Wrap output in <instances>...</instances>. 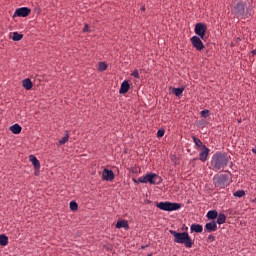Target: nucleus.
<instances>
[{
  "label": "nucleus",
  "instance_id": "obj_15",
  "mask_svg": "<svg viewBox=\"0 0 256 256\" xmlns=\"http://www.w3.org/2000/svg\"><path fill=\"white\" fill-rule=\"evenodd\" d=\"M22 86L25 90L30 91L33 88V82L30 78H26L22 81Z\"/></svg>",
  "mask_w": 256,
  "mask_h": 256
},
{
  "label": "nucleus",
  "instance_id": "obj_2",
  "mask_svg": "<svg viewBox=\"0 0 256 256\" xmlns=\"http://www.w3.org/2000/svg\"><path fill=\"white\" fill-rule=\"evenodd\" d=\"M169 233L174 238V243L184 245L187 249L192 248L194 240L189 236L188 232H176L175 230H169Z\"/></svg>",
  "mask_w": 256,
  "mask_h": 256
},
{
  "label": "nucleus",
  "instance_id": "obj_26",
  "mask_svg": "<svg viewBox=\"0 0 256 256\" xmlns=\"http://www.w3.org/2000/svg\"><path fill=\"white\" fill-rule=\"evenodd\" d=\"M234 197L242 198L245 196V191L243 189H239L233 193Z\"/></svg>",
  "mask_w": 256,
  "mask_h": 256
},
{
  "label": "nucleus",
  "instance_id": "obj_13",
  "mask_svg": "<svg viewBox=\"0 0 256 256\" xmlns=\"http://www.w3.org/2000/svg\"><path fill=\"white\" fill-rule=\"evenodd\" d=\"M131 88V84H129L128 80H124L120 86L119 93L120 94H127L129 92V89Z\"/></svg>",
  "mask_w": 256,
  "mask_h": 256
},
{
  "label": "nucleus",
  "instance_id": "obj_14",
  "mask_svg": "<svg viewBox=\"0 0 256 256\" xmlns=\"http://www.w3.org/2000/svg\"><path fill=\"white\" fill-rule=\"evenodd\" d=\"M22 126L18 123H15L9 127V131L15 135H19L22 132Z\"/></svg>",
  "mask_w": 256,
  "mask_h": 256
},
{
  "label": "nucleus",
  "instance_id": "obj_1",
  "mask_svg": "<svg viewBox=\"0 0 256 256\" xmlns=\"http://www.w3.org/2000/svg\"><path fill=\"white\" fill-rule=\"evenodd\" d=\"M229 163V158L224 152H215L211 158L210 169L214 172L223 171Z\"/></svg>",
  "mask_w": 256,
  "mask_h": 256
},
{
  "label": "nucleus",
  "instance_id": "obj_5",
  "mask_svg": "<svg viewBox=\"0 0 256 256\" xmlns=\"http://www.w3.org/2000/svg\"><path fill=\"white\" fill-rule=\"evenodd\" d=\"M214 184L215 187H218L220 189H224L227 186H229V176L227 174H220L214 177Z\"/></svg>",
  "mask_w": 256,
  "mask_h": 256
},
{
  "label": "nucleus",
  "instance_id": "obj_27",
  "mask_svg": "<svg viewBox=\"0 0 256 256\" xmlns=\"http://www.w3.org/2000/svg\"><path fill=\"white\" fill-rule=\"evenodd\" d=\"M79 205L77 204V202H75V200H71L70 202V210L75 212L78 211Z\"/></svg>",
  "mask_w": 256,
  "mask_h": 256
},
{
  "label": "nucleus",
  "instance_id": "obj_28",
  "mask_svg": "<svg viewBox=\"0 0 256 256\" xmlns=\"http://www.w3.org/2000/svg\"><path fill=\"white\" fill-rule=\"evenodd\" d=\"M107 63H105V62H100L99 64H98V71H100V72H105L106 71V69H107Z\"/></svg>",
  "mask_w": 256,
  "mask_h": 256
},
{
  "label": "nucleus",
  "instance_id": "obj_10",
  "mask_svg": "<svg viewBox=\"0 0 256 256\" xmlns=\"http://www.w3.org/2000/svg\"><path fill=\"white\" fill-rule=\"evenodd\" d=\"M217 229H218L217 224H216V222H214V220H212L211 222H207V224H205V226H204L205 233L216 232Z\"/></svg>",
  "mask_w": 256,
  "mask_h": 256
},
{
  "label": "nucleus",
  "instance_id": "obj_3",
  "mask_svg": "<svg viewBox=\"0 0 256 256\" xmlns=\"http://www.w3.org/2000/svg\"><path fill=\"white\" fill-rule=\"evenodd\" d=\"M134 182L155 185L161 183V177L156 173H147L146 175L140 176L137 180H134Z\"/></svg>",
  "mask_w": 256,
  "mask_h": 256
},
{
  "label": "nucleus",
  "instance_id": "obj_21",
  "mask_svg": "<svg viewBox=\"0 0 256 256\" xmlns=\"http://www.w3.org/2000/svg\"><path fill=\"white\" fill-rule=\"evenodd\" d=\"M218 217V212L217 210H209V212H207V218L209 220H214Z\"/></svg>",
  "mask_w": 256,
  "mask_h": 256
},
{
  "label": "nucleus",
  "instance_id": "obj_25",
  "mask_svg": "<svg viewBox=\"0 0 256 256\" xmlns=\"http://www.w3.org/2000/svg\"><path fill=\"white\" fill-rule=\"evenodd\" d=\"M235 10L238 14L243 15L244 14V5L242 3H237Z\"/></svg>",
  "mask_w": 256,
  "mask_h": 256
},
{
  "label": "nucleus",
  "instance_id": "obj_4",
  "mask_svg": "<svg viewBox=\"0 0 256 256\" xmlns=\"http://www.w3.org/2000/svg\"><path fill=\"white\" fill-rule=\"evenodd\" d=\"M156 207L162 211L172 212L179 210L181 204H177L176 202H159L156 204Z\"/></svg>",
  "mask_w": 256,
  "mask_h": 256
},
{
  "label": "nucleus",
  "instance_id": "obj_16",
  "mask_svg": "<svg viewBox=\"0 0 256 256\" xmlns=\"http://www.w3.org/2000/svg\"><path fill=\"white\" fill-rule=\"evenodd\" d=\"M117 229L124 228L125 230H129V222L127 220H118L116 224Z\"/></svg>",
  "mask_w": 256,
  "mask_h": 256
},
{
  "label": "nucleus",
  "instance_id": "obj_22",
  "mask_svg": "<svg viewBox=\"0 0 256 256\" xmlns=\"http://www.w3.org/2000/svg\"><path fill=\"white\" fill-rule=\"evenodd\" d=\"M184 92L183 87L173 88L172 93L175 94L176 97L180 98Z\"/></svg>",
  "mask_w": 256,
  "mask_h": 256
},
{
  "label": "nucleus",
  "instance_id": "obj_23",
  "mask_svg": "<svg viewBox=\"0 0 256 256\" xmlns=\"http://www.w3.org/2000/svg\"><path fill=\"white\" fill-rule=\"evenodd\" d=\"M226 222V216L225 214H218L217 221L215 222L218 225H222Z\"/></svg>",
  "mask_w": 256,
  "mask_h": 256
},
{
  "label": "nucleus",
  "instance_id": "obj_29",
  "mask_svg": "<svg viewBox=\"0 0 256 256\" xmlns=\"http://www.w3.org/2000/svg\"><path fill=\"white\" fill-rule=\"evenodd\" d=\"M202 118L206 119L210 116V111L208 109H204L200 112Z\"/></svg>",
  "mask_w": 256,
  "mask_h": 256
},
{
  "label": "nucleus",
  "instance_id": "obj_37",
  "mask_svg": "<svg viewBox=\"0 0 256 256\" xmlns=\"http://www.w3.org/2000/svg\"><path fill=\"white\" fill-rule=\"evenodd\" d=\"M147 256H152V254H147Z\"/></svg>",
  "mask_w": 256,
  "mask_h": 256
},
{
  "label": "nucleus",
  "instance_id": "obj_8",
  "mask_svg": "<svg viewBox=\"0 0 256 256\" xmlns=\"http://www.w3.org/2000/svg\"><path fill=\"white\" fill-rule=\"evenodd\" d=\"M192 46L197 50V51H202L204 49V44L202 42V39L198 36H193L190 39Z\"/></svg>",
  "mask_w": 256,
  "mask_h": 256
},
{
  "label": "nucleus",
  "instance_id": "obj_38",
  "mask_svg": "<svg viewBox=\"0 0 256 256\" xmlns=\"http://www.w3.org/2000/svg\"><path fill=\"white\" fill-rule=\"evenodd\" d=\"M187 230H188V228L186 227V228H185V231H187Z\"/></svg>",
  "mask_w": 256,
  "mask_h": 256
},
{
  "label": "nucleus",
  "instance_id": "obj_19",
  "mask_svg": "<svg viewBox=\"0 0 256 256\" xmlns=\"http://www.w3.org/2000/svg\"><path fill=\"white\" fill-rule=\"evenodd\" d=\"M69 139H70V134H69L68 131H66L65 136H63V137L59 140L58 145H59V146L65 145L66 143L69 142Z\"/></svg>",
  "mask_w": 256,
  "mask_h": 256
},
{
  "label": "nucleus",
  "instance_id": "obj_31",
  "mask_svg": "<svg viewBox=\"0 0 256 256\" xmlns=\"http://www.w3.org/2000/svg\"><path fill=\"white\" fill-rule=\"evenodd\" d=\"M132 76L136 79H139L140 76H139V70L135 69L133 72H132Z\"/></svg>",
  "mask_w": 256,
  "mask_h": 256
},
{
  "label": "nucleus",
  "instance_id": "obj_24",
  "mask_svg": "<svg viewBox=\"0 0 256 256\" xmlns=\"http://www.w3.org/2000/svg\"><path fill=\"white\" fill-rule=\"evenodd\" d=\"M24 35L23 34H20L19 32H14L13 33V36H12V40L14 42H19L23 39Z\"/></svg>",
  "mask_w": 256,
  "mask_h": 256
},
{
  "label": "nucleus",
  "instance_id": "obj_34",
  "mask_svg": "<svg viewBox=\"0 0 256 256\" xmlns=\"http://www.w3.org/2000/svg\"><path fill=\"white\" fill-rule=\"evenodd\" d=\"M251 54H252L253 56H256V49L252 50V51H251Z\"/></svg>",
  "mask_w": 256,
  "mask_h": 256
},
{
  "label": "nucleus",
  "instance_id": "obj_7",
  "mask_svg": "<svg viewBox=\"0 0 256 256\" xmlns=\"http://www.w3.org/2000/svg\"><path fill=\"white\" fill-rule=\"evenodd\" d=\"M207 32V26L205 23H197L195 26V34L200 37V39L204 40L205 34Z\"/></svg>",
  "mask_w": 256,
  "mask_h": 256
},
{
  "label": "nucleus",
  "instance_id": "obj_9",
  "mask_svg": "<svg viewBox=\"0 0 256 256\" xmlns=\"http://www.w3.org/2000/svg\"><path fill=\"white\" fill-rule=\"evenodd\" d=\"M102 179L107 182H112L115 180V173L111 169L104 168L102 172Z\"/></svg>",
  "mask_w": 256,
  "mask_h": 256
},
{
  "label": "nucleus",
  "instance_id": "obj_11",
  "mask_svg": "<svg viewBox=\"0 0 256 256\" xmlns=\"http://www.w3.org/2000/svg\"><path fill=\"white\" fill-rule=\"evenodd\" d=\"M209 153L210 149L207 146H203V148H201V152L199 153V160L203 163L206 162Z\"/></svg>",
  "mask_w": 256,
  "mask_h": 256
},
{
  "label": "nucleus",
  "instance_id": "obj_18",
  "mask_svg": "<svg viewBox=\"0 0 256 256\" xmlns=\"http://www.w3.org/2000/svg\"><path fill=\"white\" fill-rule=\"evenodd\" d=\"M9 244V238L6 234H0V246L6 247Z\"/></svg>",
  "mask_w": 256,
  "mask_h": 256
},
{
  "label": "nucleus",
  "instance_id": "obj_17",
  "mask_svg": "<svg viewBox=\"0 0 256 256\" xmlns=\"http://www.w3.org/2000/svg\"><path fill=\"white\" fill-rule=\"evenodd\" d=\"M203 231V226H201V224H192L190 226V232L193 233H202Z\"/></svg>",
  "mask_w": 256,
  "mask_h": 256
},
{
  "label": "nucleus",
  "instance_id": "obj_35",
  "mask_svg": "<svg viewBox=\"0 0 256 256\" xmlns=\"http://www.w3.org/2000/svg\"><path fill=\"white\" fill-rule=\"evenodd\" d=\"M140 10H141L142 12H144V11H145V6H142V7L140 8Z\"/></svg>",
  "mask_w": 256,
  "mask_h": 256
},
{
  "label": "nucleus",
  "instance_id": "obj_12",
  "mask_svg": "<svg viewBox=\"0 0 256 256\" xmlns=\"http://www.w3.org/2000/svg\"><path fill=\"white\" fill-rule=\"evenodd\" d=\"M29 161L32 163V165L34 166V169L36 171L41 169V163L35 155H30L29 156Z\"/></svg>",
  "mask_w": 256,
  "mask_h": 256
},
{
  "label": "nucleus",
  "instance_id": "obj_30",
  "mask_svg": "<svg viewBox=\"0 0 256 256\" xmlns=\"http://www.w3.org/2000/svg\"><path fill=\"white\" fill-rule=\"evenodd\" d=\"M165 134V130L163 128L158 129L157 131V138H162Z\"/></svg>",
  "mask_w": 256,
  "mask_h": 256
},
{
  "label": "nucleus",
  "instance_id": "obj_6",
  "mask_svg": "<svg viewBox=\"0 0 256 256\" xmlns=\"http://www.w3.org/2000/svg\"><path fill=\"white\" fill-rule=\"evenodd\" d=\"M32 10L28 7H21L17 8L15 12L13 13L12 18L15 19L17 17L19 18H26L31 14Z\"/></svg>",
  "mask_w": 256,
  "mask_h": 256
},
{
  "label": "nucleus",
  "instance_id": "obj_33",
  "mask_svg": "<svg viewBox=\"0 0 256 256\" xmlns=\"http://www.w3.org/2000/svg\"><path fill=\"white\" fill-rule=\"evenodd\" d=\"M83 32L87 33L89 32V24H85L84 28H83Z\"/></svg>",
  "mask_w": 256,
  "mask_h": 256
},
{
  "label": "nucleus",
  "instance_id": "obj_32",
  "mask_svg": "<svg viewBox=\"0 0 256 256\" xmlns=\"http://www.w3.org/2000/svg\"><path fill=\"white\" fill-rule=\"evenodd\" d=\"M214 241H215V236H213V234H210V236H208V238H207V242L212 243Z\"/></svg>",
  "mask_w": 256,
  "mask_h": 256
},
{
  "label": "nucleus",
  "instance_id": "obj_20",
  "mask_svg": "<svg viewBox=\"0 0 256 256\" xmlns=\"http://www.w3.org/2000/svg\"><path fill=\"white\" fill-rule=\"evenodd\" d=\"M192 140L195 143V146L198 148L203 149V147H206V145L203 144V142L196 136H192Z\"/></svg>",
  "mask_w": 256,
  "mask_h": 256
},
{
  "label": "nucleus",
  "instance_id": "obj_36",
  "mask_svg": "<svg viewBox=\"0 0 256 256\" xmlns=\"http://www.w3.org/2000/svg\"><path fill=\"white\" fill-rule=\"evenodd\" d=\"M252 153L256 155V148H252Z\"/></svg>",
  "mask_w": 256,
  "mask_h": 256
}]
</instances>
